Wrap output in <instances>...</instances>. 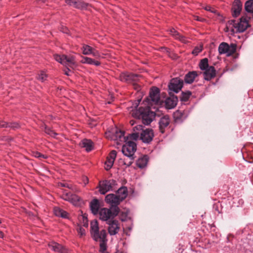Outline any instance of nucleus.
Instances as JSON below:
<instances>
[{
  "mask_svg": "<svg viewBox=\"0 0 253 253\" xmlns=\"http://www.w3.org/2000/svg\"><path fill=\"white\" fill-rule=\"evenodd\" d=\"M115 133L116 139L126 142L122 147L123 153L132 160L133 159V156L136 150V144L133 141L137 140L139 138L138 133H132L127 136H125L124 131L116 129Z\"/></svg>",
  "mask_w": 253,
  "mask_h": 253,
  "instance_id": "f257e3e1",
  "label": "nucleus"
},
{
  "mask_svg": "<svg viewBox=\"0 0 253 253\" xmlns=\"http://www.w3.org/2000/svg\"><path fill=\"white\" fill-rule=\"evenodd\" d=\"M249 25L246 18L242 17L240 21L230 20L228 21L226 26V31L230 32L231 34L243 32L249 27Z\"/></svg>",
  "mask_w": 253,
  "mask_h": 253,
  "instance_id": "f03ea898",
  "label": "nucleus"
},
{
  "mask_svg": "<svg viewBox=\"0 0 253 253\" xmlns=\"http://www.w3.org/2000/svg\"><path fill=\"white\" fill-rule=\"evenodd\" d=\"M132 116L138 119H141L144 125H149L154 119L155 113L151 111L150 107H140L132 113Z\"/></svg>",
  "mask_w": 253,
  "mask_h": 253,
  "instance_id": "7ed1b4c3",
  "label": "nucleus"
},
{
  "mask_svg": "<svg viewBox=\"0 0 253 253\" xmlns=\"http://www.w3.org/2000/svg\"><path fill=\"white\" fill-rule=\"evenodd\" d=\"M90 234L92 238L96 242H107V233L104 229L99 230L98 223L96 220L90 222Z\"/></svg>",
  "mask_w": 253,
  "mask_h": 253,
  "instance_id": "20e7f679",
  "label": "nucleus"
},
{
  "mask_svg": "<svg viewBox=\"0 0 253 253\" xmlns=\"http://www.w3.org/2000/svg\"><path fill=\"white\" fill-rule=\"evenodd\" d=\"M200 69L203 71L204 78L206 80L210 81L215 77L216 71L212 66H209L208 59L206 58L202 59L199 63Z\"/></svg>",
  "mask_w": 253,
  "mask_h": 253,
  "instance_id": "39448f33",
  "label": "nucleus"
},
{
  "mask_svg": "<svg viewBox=\"0 0 253 253\" xmlns=\"http://www.w3.org/2000/svg\"><path fill=\"white\" fill-rule=\"evenodd\" d=\"M119 79L122 82L132 84L135 90H140V85L137 83L139 81V76L138 75L123 73L120 74Z\"/></svg>",
  "mask_w": 253,
  "mask_h": 253,
  "instance_id": "423d86ee",
  "label": "nucleus"
},
{
  "mask_svg": "<svg viewBox=\"0 0 253 253\" xmlns=\"http://www.w3.org/2000/svg\"><path fill=\"white\" fill-rule=\"evenodd\" d=\"M119 212V208L118 207H112L111 210L103 208L99 212V218L102 220L107 221L117 215Z\"/></svg>",
  "mask_w": 253,
  "mask_h": 253,
  "instance_id": "0eeeda50",
  "label": "nucleus"
},
{
  "mask_svg": "<svg viewBox=\"0 0 253 253\" xmlns=\"http://www.w3.org/2000/svg\"><path fill=\"white\" fill-rule=\"evenodd\" d=\"M237 45L235 43L229 45L226 42L221 43L218 46V52L220 54H226L227 56H230L236 52Z\"/></svg>",
  "mask_w": 253,
  "mask_h": 253,
  "instance_id": "6e6552de",
  "label": "nucleus"
},
{
  "mask_svg": "<svg viewBox=\"0 0 253 253\" xmlns=\"http://www.w3.org/2000/svg\"><path fill=\"white\" fill-rule=\"evenodd\" d=\"M69 5L81 10H89L91 5L83 1V0H65Z\"/></svg>",
  "mask_w": 253,
  "mask_h": 253,
  "instance_id": "1a4fd4ad",
  "label": "nucleus"
},
{
  "mask_svg": "<svg viewBox=\"0 0 253 253\" xmlns=\"http://www.w3.org/2000/svg\"><path fill=\"white\" fill-rule=\"evenodd\" d=\"M116 184V181L113 179L105 180L99 182V192L101 194L104 195L111 190Z\"/></svg>",
  "mask_w": 253,
  "mask_h": 253,
  "instance_id": "9d476101",
  "label": "nucleus"
},
{
  "mask_svg": "<svg viewBox=\"0 0 253 253\" xmlns=\"http://www.w3.org/2000/svg\"><path fill=\"white\" fill-rule=\"evenodd\" d=\"M54 58L56 61L63 65H75V61L74 57L72 56H67L65 55H54Z\"/></svg>",
  "mask_w": 253,
  "mask_h": 253,
  "instance_id": "9b49d317",
  "label": "nucleus"
},
{
  "mask_svg": "<svg viewBox=\"0 0 253 253\" xmlns=\"http://www.w3.org/2000/svg\"><path fill=\"white\" fill-rule=\"evenodd\" d=\"M170 119L168 115L162 117L159 121V128L162 133L166 132L169 127Z\"/></svg>",
  "mask_w": 253,
  "mask_h": 253,
  "instance_id": "f8f14e48",
  "label": "nucleus"
},
{
  "mask_svg": "<svg viewBox=\"0 0 253 253\" xmlns=\"http://www.w3.org/2000/svg\"><path fill=\"white\" fill-rule=\"evenodd\" d=\"M183 84V80L179 78L171 79L169 85V90L176 93L178 92L182 88Z\"/></svg>",
  "mask_w": 253,
  "mask_h": 253,
  "instance_id": "ddd939ff",
  "label": "nucleus"
},
{
  "mask_svg": "<svg viewBox=\"0 0 253 253\" xmlns=\"http://www.w3.org/2000/svg\"><path fill=\"white\" fill-rule=\"evenodd\" d=\"M81 49L83 54L84 55L91 54L96 58L101 57V55L99 51L88 45L83 44Z\"/></svg>",
  "mask_w": 253,
  "mask_h": 253,
  "instance_id": "4468645a",
  "label": "nucleus"
},
{
  "mask_svg": "<svg viewBox=\"0 0 253 253\" xmlns=\"http://www.w3.org/2000/svg\"><path fill=\"white\" fill-rule=\"evenodd\" d=\"M62 198L66 201H68L74 205L77 206L79 204L80 198L76 194L71 193H64L62 195Z\"/></svg>",
  "mask_w": 253,
  "mask_h": 253,
  "instance_id": "2eb2a0df",
  "label": "nucleus"
},
{
  "mask_svg": "<svg viewBox=\"0 0 253 253\" xmlns=\"http://www.w3.org/2000/svg\"><path fill=\"white\" fill-rule=\"evenodd\" d=\"M154 137V133L152 129H146L143 130L141 133L140 139L144 143H149L151 142Z\"/></svg>",
  "mask_w": 253,
  "mask_h": 253,
  "instance_id": "dca6fc26",
  "label": "nucleus"
},
{
  "mask_svg": "<svg viewBox=\"0 0 253 253\" xmlns=\"http://www.w3.org/2000/svg\"><path fill=\"white\" fill-rule=\"evenodd\" d=\"M117 152L115 150H112L107 157L106 161L105 162V169L106 170H109L113 166L114 161L116 158Z\"/></svg>",
  "mask_w": 253,
  "mask_h": 253,
  "instance_id": "f3484780",
  "label": "nucleus"
},
{
  "mask_svg": "<svg viewBox=\"0 0 253 253\" xmlns=\"http://www.w3.org/2000/svg\"><path fill=\"white\" fill-rule=\"evenodd\" d=\"M149 97L154 104H158L160 100L159 89L156 87H153L150 91Z\"/></svg>",
  "mask_w": 253,
  "mask_h": 253,
  "instance_id": "a211bd4d",
  "label": "nucleus"
},
{
  "mask_svg": "<svg viewBox=\"0 0 253 253\" xmlns=\"http://www.w3.org/2000/svg\"><path fill=\"white\" fill-rule=\"evenodd\" d=\"M105 200L108 204L111 205L112 207H117L121 202L116 195L110 194L105 197Z\"/></svg>",
  "mask_w": 253,
  "mask_h": 253,
  "instance_id": "6ab92c4d",
  "label": "nucleus"
},
{
  "mask_svg": "<svg viewBox=\"0 0 253 253\" xmlns=\"http://www.w3.org/2000/svg\"><path fill=\"white\" fill-rule=\"evenodd\" d=\"M48 247L54 252L60 253H67V250L61 245L57 243L52 242L48 244Z\"/></svg>",
  "mask_w": 253,
  "mask_h": 253,
  "instance_id": "aec40b11",
  "label": "nucleus"
},
{
  "mask_svg": "<svg viewBox=\"0 0 253 253\" xmlns=\"http://www.w3.org/2000/svg\"><path fill=\"white\" fill-rule=\"evenodd\" d=\"M242 4L240 0H235L232 8V15L234 17L238 16L242 10Z\"/></svg>",
  "mask_w": 253,
  "mask_h": 253,
  "instance_id": "412c9836",
  "label": "nucleus"
},
{
  "mask_svg": "<svg viewBox=\"0 0 253 253\" xmlns=\"http://www.w3.org/2000/svg\"><path fill=\"white\" fill-rule=\"evenodd\" d=\"M119 230L120 226L118 221L113 220L109 223L108 232L110 235H116L118 233Z\"/></svg>",
  "mask_w": 253,
  "mask_h": 253,
  "instance_id": "4be33fe9",
  "label": "nucleus"
},
{
  "mask_svg": "<svg viewBox=\"0 0 253 253\" xmlns=\"http://www.w3.org/2000/svg\"><path fill=\"white\" fill-rule=\"evenodd\" d=\"M169 32V34L176 40H178L183 43H186L188 41L186 37L181 35L174 28H170Z\"/></svg>",
  "mask_w": 253,
  "mask_h": 253,
  "instance_id": "5701e85b",
  "label": "nucleus"
},
{
  "mask_svg": "<svg viewBox=\"0 0 253 253\" xmlns=\"http://www.w3.org/2000/svg\"><path fill=\"white\" fill-rule=\"evenodd\" d=\"M178 99L177 97L172 96L168 98L165 101L166 107L168 109L174 108L177 105Z\"/></svg>",
  "mask_w": 253,
  "mask_h": 253,
  "instance_id": "b1692460",
  "label": "nucleus"
},
{
  "mask_svg": "<svg viewBox=\"0 0 253 253\" xmlns=\"http://www.w3.org/2000/svg\"><path fill=\"white\" fill-rule=\"evenodd\" d=\"M99 208V202L97 199H94L90 202V208L93 214L96 215L98 213Z\"/></svg>",
  "mask_w": 253,
  "mask_h": 253,
  "instance_id": "393cba45",
  "label": "nucleus"
},
{
  "mask_svg": "<svg viewBox=\"0 0 253 253\" xmlns=\"http://www.w3.org/2000/svg\"><path fill=\"white\" fill-rule=\"evenodd\" d=\"M81 147L84 148L87 152L90 151L93 148V142L89 139H84L80 143Z\"/></svg>",
  "mask_w": 253,
  "mask_h": 253,
  "instance_id": "a878e982",
  "label": "nucleus"
},
{
  "mask_svg": "<svg viewBox=\"0 0 253 253\" xmlns=\"http://www.w3.org/2000/svg\"><path fill=\"white\" fill-rule=\"evenodd\" d=\"M117 196L121 201H123L127 196V189L126 187L120 188L117 193Z\"/></svg>",
  "mask_w": 253,
  "mask_h": 253,
  "instance_id": "bb28decb",
  "label": "nucleus"
},
{
  "mask_svg": "<svg viewBox=\"0 0 253 253\" xmlns=\"http://www.w3.org/2000/svg\"><path fill=\"white\" fill-rule=\"evenodd\" d=\"M198 76L197 73L196 71L189 72L187 73L184 78L185 82L187 84L192 83L195 78Z\"/></svg>",
  "mask_w": 253,
  "mask_h": 253,
  "instance_id": "cd10ccee",
  "label": "nucleus"
},
{
  "mask_svg": "<svg viewBox=\"0 0 253 253\" xmlns=\"http://www.w3.org/2000/svg\"><path fill=\"white\" fill-rule=\"evenodd\" d=\"M148 162V158L147 156L145 155L141 158H139L137 160L136 164L138 168L142 169L145 168L147 166Z\"/></svg>",
  "mask_w": 253,
  "mask_h": 253,
  "instance_id": "c85d7f7f",
  "label": "nucleus"
},
{
  "mask_svg": "<svg viewBox=\"0 0 253 253\" xmlns=\"http://www.w3.org/2000/svg\"><path fill=\"white\" fill-rule=\"evenodd\" d=\"M55 215L63 218H68V213L59 207H55L53 210Z\"/></svg>",
  "mask_w": 253,
  "mask_h": 253,
  "instance_id": "c756f323",
  "label": "nucleus"
},
{
  "mask_svg": "<svg viewBox=\"0 0 253 253\" xmlns=\"http://www.w3.org/2000/svg\"><path fill=\"white\" fill-rule=\"evenodd\" d=\"M191 95V92L189 91H187L186 92H182L181 100L183 101H187Z\"/></svg>",
  "mask_w": 253,
  "mask_h": 253,
  "instance_id": "7c9ffc66",
  "label": "nucleus"
},
{
  "mask_svg": "<svg viewBox=\"0 0 253 253\" xmlns=\"http://www.w3.org/2000/svg\"><path fill=\"white\" fill-rule=\"evenodd\" d=\"M76 230L80 237H82L85 235V230L81 225H78Z\"/></svg>",
  "mask_w": 253,
  "mask_h": 253,
  "instance_id": "2f4dec72",
  "label": "nucleus"
},
{
  "mask_svg": "<svg viewBox=\"0 0 253 253\" xmlns=\"http://www.w3.org/2000/svg\"><path fill=\"white\" fill-rule=\"evenodd\" d=\"M87 59V64L89 65H94L96 66H98L100 65V62L98 61L95 60L90 57H88Z\"/></svg>",
  "mask_w": 253,
  "mask_h": 253,
  "instance_id": "473e14b6",
  "label": "nucleus"
},
{
  "mask_svg": "<svg viewBox=\"0 0 253 253\" xmlns=\"http://www.w3.org/2000/svg\"><path fill=\"white\" fill-rule=\"evenodd\" d=\"M47 75L43 71H41L37 77L38 80L43 82L46 80Z\"/></svg>",
  "mask_w": 253,
  "mask_h": 253,
  "instance_id": "72a5a7b5",
  "label": "nucleus"
},
{
  "mask_svg": "<svg viewBox=\"0 0 253 253\" xmlns=\"http://www.w3.org/2000/svg\"><path fill=\"white\" fill-rule=\"evenodd\" d=\"M44 131L46 133L53 137H55V136L57 135V133L55 132L53 130H51L50 128L46 126L45 127Z\"/></svg>",
  "mask_w": 253,
  "mask_h": 253,
  "instance_id": "f704fd0d",
  "label": "nucleus"
},
{
  "mask_svg": "<svg viewBox=\"0 0 253 253\" xmlns=\"http://www.w3.org/2000/svg\"><path fill=\"white\" fill-rule=\"evenodd\" d=\"M203 49L202 45L196 46L192 51V54L195 55H197Z\"/></svg>",
  "mask_w": 253,
  "mask_h": 253,
  "instance_id": "c9c22d12",
  "label": "nucleus"
},
{
  "mask_svg": "<svg viewBox=\"0 0 253 253\" xmlns=\"http://www.w3.org/2000/svg\"><path fill=\"white\" fill-rule=\"evenodd\" d=\"M33 156L36 157V158H39V159H46L47 158V156H45V155H44L41 153H40V152H37V151H35V152H34L33 153Z\"/></svg>",
  "mask_w": 253,
  "mask_h": 253,
  "instance_id": "e433bc0d",
  "label": "nucleus"
},
{
  "mask_svg": "<svg viewBox=\"0 0 253 253\" xmlns=\"http://www.w3.org/2000/svg\"><path fill=\"white\" fill-rule=\"evenodd\" d=\"M100 252H104L106 250V242H99Z\"/></svg>",
  "mask_w": 253,
  "mask_h": 253,
  "instance_id": "4c0bfd02",
  "label": "nucleus"
},
{
  "mask_svg": "<svg viewBox=\"0 0 253 253\" xmlns=\"http://www.w3.org/2000/svg\"><path fill=\"white\" fill-rule=\"evenodd\" d=\"M8 127L15 129L19 127V125L17 123H8Z\"/></svg>",
  "mask_w": 253,
  "mask_h": 253,
  "instance_id": "58836bf2",
  "label": "nucleus"
},
{
  "mask_svg": "<svg viewBox=\"0 0 253 253\" xmlns=\"http://www.w3.org/2000/svg\"><path fill=\"white\" fill-rule=\"evenodd\" d=\"M143 126L142 125H137L133 128V130L134 131V133H138V134L139 135V132L138 131H141L142 130Z\"/></svg>",
  "mask_w": 253,
  "mask_h": 253,
  "instance_id": "ea45409f",
  "label": "nucleus"
},
{
  "mask_svg": "<svg viewBox=\"0 0 253 253\" xmlns=\"http://www.w3.org/2000/svg\"><path fill=\"white\" fill-rule=\"evenodd\" d=\"M83 219V224L84 227H87L88 226V220L86 217L84 215L82 216Z\"/></svg>",
  "mask_w": 253,
  "mask_h": 253,
  "instance_id": "a19ab883",
  "label": "nucleus"
},
{
  "mask_svg": "<svg viewBox=\"0 0 253 253\" xmlns=\"http://www.w3.org/2000/svg\"><path fill=\"white\" fill-rule=\"evenodd\" d=\"M0 127H8V123L3 121L0 122Z\"/></svg>",
  "mask_w": 253,
  "mask_h": 253,
  "instance_id": "79ce46f5",
  "label": "nucleus"
},
{
  "mask_svg": "<svg viewBox=\"0 0 253 253\" xmlns=\"http://www.w3.org/2000/svg\"><path fill=\"white\" fill-rule=\"evenodd\" d=\"M174 115L176 119H178L179 118H180V116L181 115V113L179 111H177L174 113Z\"/></svg>",
  "mask_w": 253,
  "mask_h": 253,
  "instance_id": "37998d69",
  "label": "nucleus"
},
{
  "mask_svg": "<svg viewBox=\"0 0 253 253\" xmlns=\"http://www.w3.org/2000/svg\"><path fill=\"white\" fill-rule=\"evenodd\" d=\"M88 57H84L82 56V59L81 61V62L83 64H87V59Z\"/></svg>",
  "mask_w": 253,
  "mask_h": 253,
  "instance_id": "c03bdc74",
  "label": "nucleus"
},
{
  "mask_svg": "<svg viewBox=\"0 0 253 253\" xmlns=\"http://www.w3.org/2000/svg\"><path fill=\"white\" fill-rule=\"evenodd\" d=\"M64 72V74L67 76H70V73L72 72V71L68 68L65 69Z\"/></svg>",
  "mask_w": 253,
  "mask_h": 253,
  "instance_id": "a18cd8bd",
  "label": "nucleus"
},
{
  "mask_svg": "<svg viewBox=\"0 0 253 253\" xmlns=\"http://www.w3.org/2000/svg\"><path fill=\"white\" fill-rule=\"evenodd\" d=\"M204 9L207 11H209L211 12H214V11L211 9V7L210 6H207L204 7Z\"/></svg>",
  "mask_w": 253,
  "mask_h": 253,
  "instance_id": "49530a36",
  "label": "nucleus"
},
{
  "mask_svg": "<svg viewBox=\"0 0 253 253\" xmlns=\"http://www.w3.org/2000/svg\"><path fill=\"white\" fill-rule=\"evenodd\" d=\"M195 19L197 21H203L204 20V19L203 18H202L199 16H196L195 18Z\"/></svg>",
  "mask_w": 253,
  "mask_h": 253,
  "instance_id": "de8ad7c7",
  "label": "nucleus"
},
{
  "mask_svg": "<svg viewBox=\"0 0 253 253\" xmlns=\"http://www.w3.org/2000/svg\"><path fill=\"white\" fill-rule=\"evenodd\" d=\"M67 31H68V29H67V28H65V30H63V32L64 33H67Z\"/></svg>",
  "mask_w": 253,
  "mask_h": 253,
  "instance_id": "09e8293b",
  "label": "nucleus"
},
{
  "mask_svg": "<svg viewBox=\"0 0 253 253\" xmlns=\"http://www.w3.org/2000/svg\"><path fill=\"white\" fill-rule=\"evenodd\" d=\"M130 123L131 124V125H133L134 124V122L133 120H131L130 121Z\"/></svg>",
  "mask_w": 253,
  "mask_h": 253,
  "instance_id": "8fccbe9b",
  "label": "nucleus"
},
{
  "mask_svg": "<svg viewBox=\"0 0 253 253\" xmlns=\"http://www.w3.org/2000/svg\"><path fill=\"white\" fill-rule=\"evenodd\" d=\"M85 180L86 181V182H85V184H86V183H87L88 182V179H87V178L86 177H85Z\"/></svg>",
  "mask_w": 253,
  "mask_h": 253,
  "instance_id": "3c124183",
  "label": "nucleus"
},
{
  "mask_svg": "<svg viewBox=\"0 0 253 253\" xmlns=\"http://www.w3.org/2000/svg\"><path fill=\"white\" fill-rule=\"evenodd\" d=\"M0 236L1 237H3V234H2V233L1 232H0Z\"/></svg>",
  "mask_w": 253,
  "mask_h": 253,
  "instance_id": "603ef678",
  "label": "nucleus"
},
{
  "mask_svg": "<svg viewBox=\"0 0 253 253\" xmlns=\"http://www.w3.org/2000/svg\"><path fill=\"white\" fill-rule=\"evenodd\" d=\"M62 186H63V187H65L66 186V185L65 184H62Z\"/></svg>",
  "mask_w": 253,
  "mask_h": 253,
  "instance_id": "864d4df0",
  "label": "nucleus"
},
{
  "mask_svg": "<svg viewBox=\"0 0 253 253\" xmlns=\"http://www.w3.org/2000/svg\"><path fill=\"white\" fill-rule=\"evenodd\" d=\"M129 164H131L132 163V162H129Z\"/></svg>",
  "mask_w": 253,
  "mask_h": 253,
  "instance_id": "5fc2aeb1",
  "label": "nucleus"
}]
</instances>
